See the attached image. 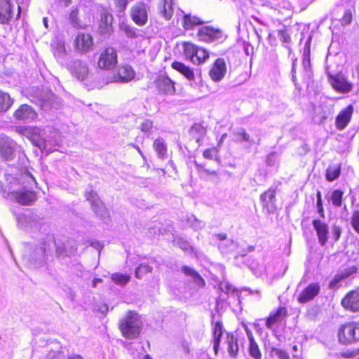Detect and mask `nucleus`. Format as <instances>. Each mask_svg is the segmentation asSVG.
Masks as SVG:
<instances>
[{"label":"nucleus","instance_id":"obj_36","mask_svg":"<svg viewBox=\"0 0 359 359\" xmlns=\"http://www.w3.org/2000/svg\"><path fill=\"white\" fill-rule=\"evenodd\" d=\"M111 280L117 285L126 286L130 280V276L121 273H114L110 276Z\"/></svg>","mask_w":359,"mask_h":359},{"label":"nucleus","instance_id":"obj_50","mask_svg":"<svg viewBox=\"0 0 359 359\" xmlns=\"http://www.w3.org/2000/svg\"><path fill=\"white\" fill-rule=\"evenodd\" d=\"M272 351L279 359H290L289 353L285 350L273 348Z\"/></svg>","mask_w":359,"mask_h":359},{"label":"nucleus","instance_id":"obj_47","mask_svg":"<svg viewBox=\"0 0 359 359\" xmlns=\"http://www.w3.org/2000/svg\"><path fill=\"white\" fill-rule=\"evenodd\" d=\"M31 142L34 145L37 147L41 150H43L46 147V140L43 138L40 137L37 135H32L30 138Z\"/></svg>","mask_w":359,"mask_h":359},{"label":"nucleus","instance_id":"obj_21","mask_svg":"<svg viewBox=\"0 0 359 359\" xmlns=\"http://www.w3.org/2000/svg\"><path fill=\"white\" fill-rule=\"evenodd\" d=\"M210 78L215 82L222 79L224 75V60L218 58L215 62L209 72Z\"/></svg>","mask_w":359,"mask_h":359},{"label":"nucleus","instance_id":"obj_44","mask_svg":"<svg viewBox=\"0 0 359 359\" xmlns=\"http://www.w3.org/2000/svg\"><path fill=\"white\" fill-rule=\"evenodd\" d=\"M343 191L339 189L334 190L331 194V201L332 204L336 207L341 205Z\"/></svg>","mask_w":359,"mask_h":359},{"label":"nucleus","instance_id":"obj_52","mask_svg":"<svg viewBox=\"0 0 359 359\" xmlns=\"http://www.w3.org/2000/svg\"><path fill=\"white\" fill-rule=\"evenodd\" d=\"M351 224L355 231L359 233V211L353 212L351 217Z\"/></svg>","mask_w":359,"mask_h":359},{"label":"nucleus","instance_id":"obj_64","mask_svg":"<svg viewBox=\"0 0 359 359\" xmlns=\"http://www.w3.org/2000/svg\"><path fill=\"white\" fill-rule=\"evenodd\" d=\"M241 135L243 141H250V135L246 133L244 130H241Z\"/></svg>","mask_w":359,"mask_h":359},{"label":"nucleus","instance_id":"obj_56","mask_svg":"<svg viewBox=\"0 0 359 359\" xmlns=\"http://www.w3.org/2000/svg\"><path fill=\"white\" fill-rule=\"evenodd\" d=\"M352 21V13L350 11H346L344 16L342 17L341 22L342 25H348Z\"/></svg>","mask_w":359,"mask_h":359},{"label":"nucleus","instance_id":"obj_12","mask_svg":"<svg viewBox=\"0 0 359 359\" xmlns=\"http://www.w3.org/2000/svg\"><path fill=\"white\" fill-rule=\"evenodd\" d=\"M14 5L11 0H0V24H8L14 14Z\"/></svg>","mask_w":359,"mask_h":359},{"label":"nucleus","instance_id":"obj_17","mask_svg":"<svg viewBox=\"0 0 359 359\" xmlns=\"http://www.w3.org/2000/svg\"><path fill=\"white\" fill-rule=\"evenodd\" d=\"M353 112L352 105H348L346 108L341 110L336 118V127L338 130H344L351 121Z\"/></svg>","mask_w":359,"mask_h":359},{"label":"nucleus","instance_id":"obj_59","mask_svg":"<svg viewBox=\"0 0 359 359\" xmlns=\"http://www.w3.org/2000/svg\"><path fill=\"white\" fill-rule=\"evenodd\" d=\"M317 196V208L318 210V212L320 213L321 216L323 215V203H322V198H321V193L320 191L317 192L316 194Z\"/></svg>","mask_w":359,"mask_h":359},{"label":"nucleus","instance_id":"obj_32","mask_svg":"<svg viewBox=\"0 0 359 359\" xmlns=\"http://www.w3.org/2000/svg\"><path fill=\"white\" fill-rule=\"evenodd\" d=\"M222 335V323L220 321H217L215 323L214 330H213V348L217 353V349L219 347L220 338Z\"/></svg>","mask_w":359,"mask_h":359},{"label":"nucleus","instance_id":"obj_51","mask_svg":"<svg viewBox=\"0 0 359 359\" xmlns=\"http://www.w3.org/2000/svg\"><path fill=\"white\" fill-rule=\"evenodd\" d=\"M116 8L118 12L122 13L123 12L128 4V0H114Z\"/></svg>","mask_w":359,"mask_h":359},{"label":"nucleus","instance_id":"obj_19","mask_svg":"<svg viewBox=\"0 0 359 359\" xmlns=\"http://www.w3.org/2000/svg\"><path fill=\"white\" fill-rule=\"evenodd\" d=\"M81 6H72L68 14V21L74 28H82L84 24L82 21Z\"/></svg>","mask_w":359,"mask_h":359},{"label":"nucleus","instance_id":"obj_43","mask_svg":"<svg viewBox=\"0 0 359 359\" xmlns=\"http://www.w3.org/2000/svg\"><path fill=\"white\" fill-rule=\"evenodd\" d=\"M280 4L283 5V7L280 6V8H278V12L285 18L290 17L292 14V11L290 2L286 0H282Z\"/></svg>","mask_w":359,"mask_h":359},{"label":"nucleus","instance_id":"obj_35","mask_svg":"<svg viewBox=\"0 0 359 359\" xmlns=\"http://www.w3.org/2000/svg\"><path fill=\"white\" fill-rule=\"evenodd\" d=\"M195 164L201 177L206 180H212L213 182L217 181V175L215 171H210L203 165H199L197 162H195Z\"/></svg>","mask_w":359,"mask_h":359},{"label":"nucleus","instance_id":"obj_24","mask_svg":"<svg viewBox=\"0 0 359 359\" xmlns=\"http://www.w3.org/2000/svg\"><path fill=\"white\" fill-rule=\"evenodd\" d=\"M0 155L5 161H10L14 158V149L9 142L5 139H0Z\"/></svg>","mask_w":359,"mask_h":359},{"label":"nucleus","instance_id":"obj_62","mask_svg":"<svg viewBox=\"0 0 359 359\" xmlns=\"http://www.w3.org/2000/svg\"><path fill=\"white\" fill-rule=\"evenodd\" d=\"M332 234L334 238V241H337L339 240L340 236H341V229L339 226H334L332 229Z\"/></svg>","mask_w":359,"mask_h":359},{"label":"nucleus","instance_id":"obj_28","mask_svg":"<svg viewBox=\"0 0 359 359\" xmlns=\"http://www.w3.org/2000/svg\"><path fill=\"white\" fill-rule=\"evenodd\" d=\"M182 271L185 275L192 278L194 283L199 287H203L205 285L204 279L192 268L185 266L182 268Z\"/></svg>","mask_w":359,"mask_h":359},{"label":"nucleus","instance_id":"obj_45","mask_svg":"<svg viewBox=\"0 0 359 359\" xmlns=\"http://www.w3.org/2000/svg\"><path fill=\"white\" fill-rule=\"evenodd\" d=\"M232 250H236V257L237 256H245L248 252H252L254 250L253 246H249L248 249H241L237 243H233L231 241V245L229 246Z\"/></svg>","mask_w":359,"mask_h":359},{"label":"nucleus","instance_id":"obj_63","mask_svg":"<svg viewBox=\"0 0 359 359\" xmlns=\"http://www.w3.org/2000/svg\"><path fill=\"white\" fill-rule=\"evenodd\" d=\"M90 245L98 250H100L103 248L102 243L97 241H92Z\"/></svg>","mask_w":359,"mask_h":359},{"label":"nucleus","instance_id":"obj_30","mask_svg":"<svg viewBox=\"0 0 359 359\" xmlns=\"http://www.w3.org/2000/svg\"><path fill=\"white\" fill-rule=\"evenodd\" d=\"M204 22L198 17L187 14L183 18L182 26L185 29H193L196 26L202 25Z\"/></svg>","mask_w":359,"mask_h":359},{"label":"nucleus","instance_id":"obj_22","mask_svg":"<svg viewBox=\"0 0 359 359\" xmlns=\"http://www.w3.org/2000/svg\"><path fill=\"white\" fill-rule=\"evenodd\" d=\"M287 315L285 307H280L275 313H271L266 320V326L271 330L273 325L281 322Z\"/></svg>","mask_w":359,"mask_h":359},{"label":"nucleus","instance_id":"obj_41","mask_svg":"<svg viewBox=\"0 0 359 359\" xmlns=\"http://www.w3.org/2000/svg\"><path fill=\"white\" fill-rule=\"evenodd\" d=\"M341 169L339 166L329 167L326 172L327 180L332 182L339 177Z\"/></svg>","mask_w":359,"mask_h":359},{"label":"nucleus","instance_id":"obj_26","mask_svg":"<svg viewBox=\"0 0 359 359\" xmlns=\"http://www.w3.org/2000/svg\"><path fill=\"white\" fill-rule=\"evenodd\" d=\"M171 66L175 70L177 71L183 76H184L188 80H194L195 74L194 73V71L190 67L177 61L172 62Z\"/></svg>","mask_w":359,"mask_h":359},{"label":"nucleus","instance_id":"obj_33","mask_svg":"<svg viewBox=\"0 0 359 359\" xmlns=\"http://www.w3.org/2000/svg\"><path fill=\"white\" fill-rule=\"evenodd\" d=\"M153 147L159 158H165L167 147L163 138L158 137L156 139L154 142Z\"/></svg>","mask_w":359,"mask_h":359},{"label":"nucleus","instance_id":"obj_25","mask_svg":"<svg viewBox=\"0 0 359 359\" xmlns=\"http://www.w3.org/2000/svg\"><path fill=\"white\" fill-rule=\"evenodd\" d=\"M173 0H161L159 13L166 20L171 18L173 13Z\"/></svg>","mask_w":359,"mask_h":359},{"label":"nucleus","instance_id":"obj_58","mask_svg":"<svg viewBox=\"0 0 359 359\" xmlns=\"http://www.w3.org/2000/svg\"><path fill=\"white\" fill-rule=\"evenodd\" d=\"M278 36L283 43H289L291 41L290 35L285 31H280Z\"/></svg>","mask_w":359,"mask_h":359},{"label":"nucleus","instance_id":"obj_14","mask_svg":"<svg viewBox=\"0 0 359 359\" xmlns=\"http://www.w3.org/2000/svg\"><path fill=\"white\" fill-rule=\"evenodd\" d=\"M41 218L32 212L25 213L19 218V223L30 229H39L41 227Z\"/></svg>","mask_w":359,"mask_h":359},{"label":"nucleus","instance_id":"obj_60","mask_svg":"<svg viewBox=\"0 0 359 359\" xmlns=\"http://www.w3.org/2000/svg\"><path fill=\"white\" fill-rule=\"evenodd\" d=\"M266 163L269 166H273L275 165L276 163V154L275 153H271L269 154L266 157Z\"/></svg>","mask_w":359,"mask_h":359},{"label":"nucleus","instance_id":"obj_13","mask_svg":"<svg viewBox=\"0 0 359 359\" xmlns=\"http://www.w3.org/2000/svg\"><path fill=\"white\" fill-rule=\"evenodd\" d=\"M13 116L17 120L32 121L36 118L37 114L31 106L24 104L19 107Z\"/></svg>","mask_w":359,"mask_h":359},{"label":"nucleus","instance_id":"obj_8","mask_svg":"<svg viewBox=\"0 0 359 359\" xmlns=\"http://www.w3.org/2000/svg\"><path fill=\"white\" fill-rule=\"evenodd\" d=\"M342 306L351 312H359V289L348 292L341 299Z\"/></svg>","mask_w":359,"mask_h":359},{"label":"nucleus","instance_id":"obj_4","mask_svg":"<svg viewBox=\"0 0 359 359\" xmlns=\"http://www.w3.org/2000/svg\"><path fill=\"white\" fill-rule=\"evenodd\" d=\"M85 196L86 200L90 202L93 211L97 217L102 219L109 218V212L96 191L91 189H87L85 192Z\"/></svg>","mask_w":359,"mask_h":359},{"label":"nucleus","instance_id":"obj_11","mask_svg":"<svg viewBox=\"0 0 359 359\" xmlns=\"http://www.w3.org/2000/svg\"><path fill=\"white\" fill-rule=\"evenodd\" d=\"M320 286L317 283H311L298 296L297 301L300 304H305L315 298L320 292Z\"/></svg>","mask_w":359,"mask_h":359},{"label":"nucleus","instance_id":"obj_34","mask_svg":"<svg viewBox=\"0 0 359 359\" xmlns=\"http://www.w3.org/2000/svg\"><path fill=\"white\" fill-rule=\"evenodd\" d=\"M13 103L9 94L0 90V112L8 111Z\"/></svg>","mask_w":359,"mask_h":359},{"label":"nucleus","instance_id":"obj_9","mask_svg":"<svg viewBox=\"0 0 359 359\" xmlns=\"http://www.w3.org/2000/svg\"><path fill=\"white\" fill-rule=\"evenodd\" d=\"M75 48L81 53L89 52L93 48V38L89 34L79 33L74 41Z\"/></svg>","mask_w":359,"mask_h":359},{"label":"nucleus","instance_id":"obj_18","mask_svg":"<svg viewBox=\"0 0 359 359\" xmlns=\"http://www.w3.org/2000/svg\"><path fill=\"white\" fill-rule=\"evenodd\" d=\"M72 73L80 81L86 79L88 75V67L85 62L76 60L72 62L71 65Z\"/></svg>","mask_w":359,"mask_h":359},{"label":"nucleus","instance_id":"obj_46","mask_svg":"<svg viewBox=\"0 0 359 359\" xmlns=\"http://www.w3.org/2000/svg\"><path fill=\"white\" fill-rule=\"evenodd\" d=\"M188 224L195 230L201 229L204 226L203 221L198 219L194 215H191L187 219Z\"/></svg>","mask_w":359,"mask_h":359},{"label":"nucleus","instance_id":"obj_38","mask_svg":"<svg viewBox=\"0 0 359 359\" xmlns=\"http://www.w3.org/2000/svg\"><path fill=\"white\" fill-rule=\"evenodd\" d=\"M302 64L304 69L309 71L311 69V58H310V41L308 40L303 52Z\"/></svg>","mask_w":359,"mask_h":359},{"label":"nucleus","instance_id":"obj_7","mask_svg":"<svg viewBox=\"0 0 359 359\" xmlns=\"http://www.w3.org/2000/svg\"><path fill=\"white\" fill-rule=\"evenodd\" d=\"M175 84L167 75H159L155 80L158 93L163 95H174L176 92Z\"/></svg>","mask_w":359,"mask_h":359},{"label":"nucleus","instance_id":"obj_15","mask_svg":"<svg viewBox=\"0 0 359 359\" xmlns=\"http://www.w3.org/2000/svg\"><path fill=\"white\" fill-rule=\"evenodd\" d=\"M12 195L18 203L24 205H30L36 199V195L35 192L25 189L13 191Z\"/></svg>","mask_w":359,"mask_h":359},{"label":"nucleus","instance_id":"obj_27","mask_svg":"<svg viewBox=\"0 0 359 359\" xmlns=\"http://www.w3.org/2000/svg\"><path fill=\"white\" fill-rule=\"evenodd\" d=\"M357 267L355 266H351L350 267L346 268L344 271L337 273L333 280L330 282V286L333 287H334L339 281L343 279L347 278L350 276L354 274L357 271Z\"/></svg>","mask_w":359,"mask_h":359},{"label":"nucleus","instance_id":"obj_31","mask_svg":"<svg viewBox=\"0 0 359 359\" xmlns=\"http://www.w3.org/2000/svg\"><path fill=\"white\" fill-rule=\"evenodd\" d=\"M227 351L229 356L235 358L238 352V345L237 339L235 338L231 334H228L226 336Z\"/></svg>","mask_w":359,"mask_h":359},{"label":"nucleus","instance_id":"obj_10","mask_svg":"<svg viewBox=\"0 0 359 359\" xmlns=\"http://www.w3.org/2000/svg\"><path fill=\"white\" fill-rule=\"evenodd\" d=\"M222 35V31L215 29L210 26H205L200 28L198 31L197 36L199 41L204 42H212L221 38Z\"/></svg>","mask_w":359,"mask_h":359},{"label":"nucleus","instance_id":"obj_1","mask_svg":"<svg viewBox=\"0 0 359 359\" xmlns=\"http://www.w3.org/2000/svg\"><path fill=\"white\" fill-rule=\"evenodd\" d=\"M141 325L138 314L130 311L126 316L121 320L119 329L124 337L133 339L137 337L140 333Z\"/></svg>","mask_w":359,"mask_h":359},{"label":"nucleus","instance_id":"obj_40","mask_svg":"<svg viewBox=\"0 0 359 359\" xmlns=\"http://www.w3.org/2000/svg\"><path fill=\"white\" fill-rule=\"evenodd\" d=\"M328 116L329 113L327 111H325L322 108H316L314 121L317 123L321 124L324 123V121L327 118Z\"/></svg>","mask_w":359,"mask_h":359},{"label":"nucleus","instance_id":"obj_29","mask_svg":"<svg viewBox=\"0 0 359 359\" xmlns=\"http://www.w3.org/2000/svg\"><path fill=\"white\" fill-rule=\"evenodd\" d=\"M332 87L337 91L341 93H348L351 90V85L344 78L337 77L332 81Z\"/></svg>","mask_w":359,"mask_h":359},{"label":"nucleus","instance_id":"obj_54","mask_svg":"<svg viewBox=\"0 0 359 359\" xmlns=\"http://www.w3.org/2000/svg\"><path fill=\"white\" fill-rule=\"evenodd\" d=\"M203 155L205 158L212 159L217 157V151L215 148L206 149Z\"/></svg>","mask_w":359,"mask_h":359},{"label":"nucleus","instance_id":"obj_20","mask_svg":"<svg viewBox=\"0 0 359 359\" xmlns=\"http://www.w3.org/2000/svg\"><path fill=\"white\" fill-rule=\"evenodd\" d=\"M113 16L107 10L102 9L100 13L99 29L102 34H108L112 30Z\"/></svg>","mask_w":359,"mask_h":359},{"label":"nucleus","instance_id":"obj_48","mask_svg":"<svg viewBox=\"0 0 359 359\" xmlns=\"http://www.w3.org/2000/svg\"><path fill=\"white\" fill-rule=\"evenodd\" d=\"M191 130L193 133L198 134L199 136L197 137L198 140L200 137L203 136L206 133L205 128L200 123H195L191 127Z\"/></svg>","mask_w":359,"mask_h":359},{"label":"nucleus","instance_id":"obj_49","mask_svg":"<svg viewBox=\"0 0 359 359\" xmlns=\"http://www.w3.org/2000/svg\"><path fill=\"white\" fill-rule=\"evenodd\" d=\"M226 295L231 294L229 298L231 297L234 301L238 300V291L235 288H232L231 285L226 283Z\"/></svg>","mask_w":359,"mask_h":359},{"label":"nucleus","instance_id":"obj_53","mask_svg":"<svg viewBox=\"0 0 359 359\" xmlns=\"http://www.w3.org/2000/svg\"><path fill=\"white\" fill-rule=\"evenodd\" d=\"M172 242L175 245L178 246L183 250H187L189 248V243L180 238H175Z\"/></svg>","mask_w":359,"mask_h":359},{"label":"nucleus","instance_id":"obj_23","mask_svg":"<svg viewBox=\"0 0 359 359\" xmlns=\"http://www.w3.org/2000/svg\"><path fill=\"white\" fill-rule=\"evenodd\" d=\"M135 76V72L129 65H123L118 68L117 74L114 76L117 82L126 83L130 81Z\"/></svg>","mask_w":359,"mask_h":359},{"label":"nucleus","instance_id":"obj_42","mask_svg":"<svg viewBox=\"0 0 359 359\" xmlns=\"http://www.w3.org/2000/svg\"><path fill=\"white\" fill-rule=\"evenodd\" d=\"M276 196V191L273 189H269L267 191L263 193L260 199L263 202L264 205H268L269 203H271Z\"/></svg>","mask_w":359,"mask_h":359},{"label":"nucleus","instance_id":"obj_39","mask_svg":"<svg viewBox=\"0 0 359 359\" xmlns=\"http://www.w3.org/2000/svg\"><path fill=\"white\" fill-rule=\"evenodd\" d=\"M152 269V267L149 265L140 264L135 269V276L137 279H142L145 274L151 273Z\"/></svg>","mask_w":359,"mask_h":359},{"label":"nucleus","instance_id":"obj_16","mask_svg":"<svg viewBox=\"0 0 359 359\" xmlns=\"http://www.w3.org/2000/svg\"><path fill=\"white\" fill-rule=\"evenodd\" d=\"M312 224L316 231L319 243L323 246L325 245L328 238V225L320 219H313Z\"/></svg>","mask_w":359,"mask_h":359},{"label":"nucleus","instance_id":"obj_55","mask_svg":"<svg viewBox=\"0 0 359 359\" xmlns=\"http://www.w3.org/2000/svg\"><path fill=\"white\" fill-rule=\"evenodd\" d=\"M55 243L52 237H50L48 238V243H44L43 246L41 248L42 250L44 253H46L48 252H50V250H52L53 248H55Z\"/></svg>","mask_w":359,"mask_h":359},{"label":"nucleus","instance_id":"obj_37","mask_svg":"<svg viewBox=\"0 0 359 359\" xmlns=\"http://www.w3.org/2000/svg\"><path fill=\"white\" fill-rule=\"evenodd\" d=\"M250 339V348H249V353L250 356H252L255 359H261L262 358V354L260 352V350L259 348V346L257 344L254 340L252 334H250V336H249Z\"/></svg>","mask_w":359,"mask_h":359},{"label":"nucleus","instance_id":"obj_3","mask_svg":"<svg viewBox=\"0 0 359 359\" xmlns=\"http://www.w3.org/2000/svg\"><path fill=\"white\" fill-rule=\"evenodd\" d=\"M184 55L193 64L199 65L204 62L209 57V53L190 42L183 43Z\"/></svg>","mask_w":359,"mask_h":359},{"label":"nucleus","instance_id":"obj_57","mask_svg":"<svg viewBox=\"0 0 359 359\" xmlns=\"http://www.w3.org/2000/svg\"><path fill=\"white\" fill-rule=\"evenodd\" d=\"M153 127V123L150 120H144L140 126V129L142 132H148Z\"/></svg>","mask_w":359,"mask_h":359},{"label":"nucleus","instance_id":"obj_61","mask_svg":"<svg viewBox=\"0 0 359 359\" xmlns=\"http://www.w3.org/2000/svg\"><path fill=\"white\" fill-rule=\"evenodd\" d=\"M124 32L128 37L134 38L136 36L135 32L129 26L125 27Z\"/></svg>","mask_w":359,"mask_h":359},{"label":"nucleus","instance_id":"obj_2","mask_svg":"<svg viewBox=\"0 0 359 359\" xmlns=\"http://www.w3.org/2000/svg\"><path fill=\"white\" fill-rule=\"evenodd\" d=\"M340 343L351 344L359 341V323L350 322L342 325L338 332Z\"/></svg>","mask_w":359,"mask_h":359},{"label":"nucleus","instance_id":"obj_5","mask_svg":"<svg viewBox=\"0 0 359 359\" xmlns=\"http://www.w3.org/2000/svg\"><path fill=\"white\" fill-rule=\"evenodd\" d=\"M130 15L136 25H144L148 20L147 5L143 2H137L130 8Z\"/></svg>","mask_w":359,"mask_h":359},{"label":"nucleus","instance_id":"obj_6","mask_svg":"<svg viewBox=\"0 0 359 359\" xmlns=\"http://www.w3.org/2000/svg\"><path fill=\"white\" fill-rule=\"evenodd\" d=\"M117 64L116 50L111 47L106 48L100 55L98 66L101 69H111Z\"/></svg>","mask_w":359,"mask_h":359}]
</instances>
